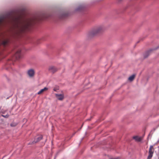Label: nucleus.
Masks as SVG:
<instances>
[{
	"label": "nucleus",
	"instance_id": "nucleus-1",
	"mask_svg": "<svg viewBox=\"0 0 159 159\" xmlns=\"http://www.w3.org/2000/svg\"><path fill=\"white\" fill-rule=\"evenodd\" d=\"M12 20L15 22V25L16 28V34L18 35L25 30H29L36 21L37 19L33 17L20 20L19 18L15 17L12 18Z\"/></svg>",
	"mask_w": 159,
	"mask_h": 159
},
{
	"label": "nucleus",
	"instance_id": "nucleus-2",
	"mask_svg": "<svg viewBox=\"0 0 159 159\" xmlns=\"http://www.w3.org/2000/svg\"><path fill=\"white\" fill-rule=\"evenodd\" d=\"M104 28L103 26L98 27L90 32L89 34V37L93 36L99 33L104 30Z\"/></svg>",
	"mask_w": 159,
	"mask_h": 159
},
{
	"label": "nucleus",
	"instance_id": "nucleus-3",
	"mask_svg": "<svg viewBox=\"0 0 159 159\" xmlns=\"http://www.w3.org/2000/svg\"><path fill=\"white\" fill-rule=\"evenodd\" d=\"M154 150L153 146L151 145L149 149L148 155V157L147 159H151L152 157Z\"/></svg>",
	"mask_w": 159,
	"mask_h": 159
},
{
	"label": "nucleus",
	"instance_id": "nucleus-4",
	"mask_svg": "<svg viewBox=\"0 0 159 159\" xmlns=\"http://www.w3.org/2000/svg\"><path fill=\"white\" fill-rule=\"evenodd\" d=\"M27 74L28 76L30 78L33 77L35 74V71L33 69H30L28 70Z\"/></svg>",
	"mask_w": 159,
	"mask_h": 159
},
{
	"label": "nucleus",
	"instance_id": "nucleus-5",
	"mask_svg": "<svg viewBox=\"0 0 159 159\" xmlns=\"http://www.w3.org/2000/svg\"><path fill=\"white\" fill-rule=\"evenodd\" d=\"M55 95L57 98L58 100L61 101L64 98V95L63 93L61 94L56 93Z\"/></svg>",
	"mask_w": 159,
	"mask_h": 159
},
{
	"label": "nucleus",
	"instance_id": "nucleus-6",
	"mask_svg": "<svg viewBox=\"0 0 159 159\" xmlns=\"http://www.w3.org/2000/svg\"><path fill=\"white\" fill-rule=\"evenodd\" d=\"M20 52L21 51L20 50H19L15 54L14 57L17 60L20 58Z\"/></svg>",
	"mask_w": 159,
	"mask_h": 159
},
{
	"label": "nucleus",
	"instance_id": "nucleus-7",
	"mask_svg": "<svg viewBox=\"0 0 159 159\" xmlns=\"http://www.w3.org/2000/svg\"><path fill=\"white\" fill-rule=\"evenodd\" d=\"M42 138L43 136L42 135L37 137L35 138L34 141H33L31 144H34V143H35L39 142L42 139Z\"/></svg>",
	"mask_w": 159,
	"mask_h": 159
},
{
	"label": "nucleus",
	"instance_id": "nucleus-8",
	"mask_svg": "<svg viewBox=\"0 0 159 159\" xmlns=\"http://www.w3.org/2000/svg\"><path fill=\"white\" fill-rule=\"evenodd\" d=\"M49 69L50 71L53 73L55 72L57 70V69L55 67L53 66H50L49 67Z\"/></svg>",
	"mask_w": 159,
	"mask_h": 159
},
{
	"label": "nucleus",
	"instance_id": "nucleus-9",
	"mask_svg": "<svg viewBox=\"0 0 159 159\" xmlns=\"http://www.w3.org/2000/svg\"><path fill=\"white\" fill-rule=\"evenodd\" d=\"M48 88L47 87H45L43 89H41L38 93V94H42L44 92L47 91L48 90Z\"/></svg>",
	"mask_w": 159,
	"mask_h": 159
},
{
	"label": "nucleus",
	"instance_id": "nucleus-10",
	"mask_svg": "<svg viewBox=\"0 0 159 159\" xmlns=\"http://www.w3.org/2000/svg\"><path fill=\"white\" fill-rule=\"evenodd\" d=\"M6 21L5 18L3 17H0V26L3 25Z\"/></svg>",
	"mask_w": 159,
	"mask_h": 159
},
{
	"label": "nucleus",
	"instance_id": "nucleus-11",
	"mask_svg": "<svg viewBox=\"0 0 159 159\" xmlns=\"http://www.w3.org/2000/svg\"><path fill=\"white\" fill-rule=\"evenodd\" d=\"M133 139L137 142H140L142 140V138L141 137L137 136H134Z\"/></svg>",
	"mask_w": 159,
	"mask_h": 159
},
{
	"label": "nucleus",
	"instance_id": "nucleus-12",
	"mask_svg": "<svg viewBox=\"0 0 159 159\" xmlns=\"http://www.w3.org/2000/svg\"><path fill=\"white\" fill-rule=\"evenodd\" d=\"M8 43V40H5L2 41V44L4 46L7 45Z\"/></svg>",
	"mask_w": 159,
	"mask_h": 159
},
{
	"label": "nucleus",
	"instance_id": "nucleus-13",
	"mask_svg": "<svg viewBox=\"0 0 159 159\" xmlns=\"http://www.w3.org/2000/svg\"><path fill=\"white\" fill-rule=\"evenodd\" d=\"M135 77V75L133 74L129 77L128 80L130 81H132L134 79Z\"/></svg>",
	"mask_w": 159,
	"mask_h": 159
},
{
	"label": "nucleus",
	"instance_id": "nucleus-14",
	"mask_svg": "<svg viewBox=\"0 0 159 159\" xmlns=\"http://www.w3.org/2000/svg\"><path fill=\"white\" fill-rule=\"evenodd\" d=\"M152 49H150L146 52L144 55V57L145 58L147 57L149 55L150 52L152 51Z\"/></svg>",
	"mask_w": 159,
	"mask_h": 159
},
{
	"label": "nucleus",
	"instance_id": "nucleus-15",
	"mask_svg": "<svg viewBox=\"0 0 159 159\" xmlns=\"http://www.w3.org/2000/svg\"><path fill=\"white\" fill-rule=\"evenodd\" d=\"M67 16V14H64L62 15V18H63L65 17L66 16Z\"/></svg>",
	"mask_w": 159,
	"mask_h": 159
},
{
	"label": "nucleus",
	"instance_id": "nucleus-16",
	"mask_svg": "<svg viewBox=\"0 0 159 159\" xmlns=\"http://www.w3.org/2000/svg\"><path fill=\"white\" fill-rule=\"evenodd\" d=\"M57 89L56 88H54L53 89V90L55 91H56Z\"/></svg>",
	"mask_w": 159,
	"mask_h": 159
},
{
	"label": "nucleus",
	"instance_id": "nucleus-17",
	"mask_svg": "<svg viewBox=\"0 0 159 159\" xmlns=\"http://www.w3.org/2000/svg\"><path fill=\"white\" fill-rule=\"evenodd\" d=\"M11 126H15V125H13L12 124H11Z\"/></svg>",
	"mask_w": 159,
	"mask_h": 159
},
{
	"label": "nucleus",
	"instance_id": "nucleus-18",
	"mask_svg": "<svg viewBox=\"0 0 159 159\" xmlns=\"http://www.w3.org/2000/svg\"><path fill=\"white\" fill-rule=\"evenodd\" d=\"M4 116V117H8V116H7V115H6V116Z\"/></svg>",
	"mask_w": 159,
	"mask_h": 159
},
{
	"label": "nucleus",
	"instance_id": "nucleus-19",
	"mask_svg": "<svg viewBox=\"0 0 159 159\" xmlns=\"http://www.w3.org/2000/svg\"><path fill=\"white\" fill-rule=\"evenodd\" d=\"M118 159L117 158H111V159Z\"/></svg>",
	"mask_w": 159,
	"mask_h": 159
}]
</instances>
